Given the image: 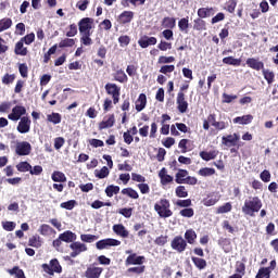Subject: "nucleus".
Instances as JSON below:
<instances>
[{"label": "nucleus", "instance_id": "f257e3e1", "mask_svg": "<svg viewBox=\"0 0 278 278\" xmlns=\"http://www.w3.org/2000/svg\"><path fill=\"white\" fill-rule=\"evenodd\" d=\"M94 25V20L91 17H83L78 22V30L80 34V45L84 47H90L92 45V26Z\"/></svg>", "mask_w": 278, "mask_h": 278}, {"label": "nucleus", "instance_id": "f03ea898", "mask_svg": "<svg viewBox=\"0 0 278 278\" xmlns=\"http://www.w3.org/2000/svg\"><path fill=\"white\" fill-rule=\"evenodd\" d=\"M262 205L263 204L260 197H250L244 201V204L242 206V212L247 216H255V213L262 210Z\"/></svg>", "mask_w": 278, "mask_h": 278}, {"label": "nucleus", "instance_id": "7ed1b4c3", "mask_svg": "<svg viewBox=\"0 0 278 278\" xmlns=\"http://www.w3.org/2000/svg\"><path fill=\"white\" fill-rule=\"evenodd\" d=\"M154 211L160 218H170L173 211L170 210V201L168 199H161L154 204Z\"/></svg>", "mask_w": 278, "mask_h": 278}, {"label": "nucleus", "instance_id": "20e7f679", "mask_svg": "<svg viewBox=\"0 0 278 278\" xmlns=\"http://www.w3.org/2000/svg\"><path fill=\"white\" fill-rule=\"evenodd\" d=\"M41 268L45 273H47V275H50L51 277H53V275H55V273L58 275H60L62 273V265H60V261H58V258H52L50 261V264H42Z\"/></svg>", "mask_w": 278, "mask_h": 278}, {"label": "nucleus", "instance_id": "39448f33", "mask_svg": "<svg viewBox=\"0 0 278 278\" xmlns=\"http://www.w3.org/2000/svg\"><path fill=\"white\" fill-rule=\"evenodd\" d=\"M106 94L112 97L114 105L118 104L121 101V87L114 83H108L104 86Z\"/></svg>", "mask_w": 278, "mask_h": 278}, {"label": "nucleus", "instance_id": "423d86ee", "mask_svg": "<svg viewBox=\"0 0 278 278\" xmlns=\"http://www.w3.org/2000/svg\"><path fill=\"white\" fill-rule=\"evenodd\" d=\"M170 247L174 251H177V253H184L186 249H188V242L185 240L181 236H176L172 242Z\"/></svg>", "mask_w": 278, "mask_h": 278}, {"label": "nucleus", "instance_id": "0eeeda50", "mask_svg": "<svg viewBox=\"0 0 278 278\" xmlns=\"http://www.w3.org/2000/svg\"><path fill=\"white\" fill-rule=\"evenodd\" d=\"M101 275H103V267L97 266V263L90 264L85 271L86 278H100Z\"/></svg>", "mask_w": 278, "mask_h": 278}, {"label": "nucleus", "instance_id": "6e6552de", "mask_svg": "<svg viewBox=\"0 0 278 278\" xmlns=\"http://www.w3.org/2000/svg\"><path fill=\"white\" fill-rule=\"evenodd\" d=\"M15 153L20 156L29 155L31 153V143L28 141L17 142L15 146Z\"/></svg>", "mask_w": 278, "mask_h": 278}, {"label": "nucleus", "instance_id": "1a4fd4ad", "mask_svg": "<svg viewBox=\"0 0 278 278\" xmlns=\"http://www.w3.org/2000/svg\"><path fill=\"white\" fill-rule=\"evenodd\" d=\"M31 129V119L27 116L21 117L16 130L18 134H29Z\"/></svg>", "mask_w": 278, "mask_h": 278}, {"label": "nucleus", "instance_id": "9d476101", "mask_svg": "<svg viewBox=\"0 0 278 278\" xmlns=\"http://www.w3.org/2000/svg\"><path fill=\"white\" fill-rule=\"evenodd\" d=\"M27 114V109L23 105H15L12 109V113L8 115L9 121H21L22 116Z\"/></svg>", "mask_w": 278, "mask_h": 278}, {"label": "nucleus", "instance_id": "9b49d317", "mask_svg": "<svg viewBox=\"0 0 278 278\" xmlns=\"http://www.w3.org/2000/svg\"><path fill=\"white\" fill-rule=\"evenodd\" d=\"M96 247L99 251H103L109 247H121V241L112 238L102 239L96 243Z\"/></svg>", "mask_w": 278, "mask_h": 278}, {"label": "nucleus", "instance_id": "f8f14e48", "mask_svg": "<svg viewBox=\"0 0 278 278\" xmlns=\"http://www.w3.org/2000/svg\"><path fill=\"white\" fill-rule=\"evenodd\" d=\"M70 249H72V251H73L70 254L71 257H77V255H79L80 253L88 251V247H86V244H84L79 241H74L73 243H71Z\"/></svg>", "mask_w": 278, "mask_h": 278}, {"label": "nucleus", "instance_id": "ddd939ff", "mask_svg": "<svg viewBox=\"0 0 278 278\" xmlns=\"http://www.w3.org/2000/svg\"><path fill=\"white\" fill-rule=\"evenodd\" d=\"M176 103L177 110L180 112V114H186L188 112V101H186V93L178 92Z\"/></svg>", "mask_w": 278, "mask_h": 278}, {"label": "nucleus", "instance_id": "4468645a", "mask_svg": "<svg viewBox=\"0 0 278 278\" xmlns=\"http://www.w3.org/2000/svg\"><path fill=\"white\" fill-rule=\"evenodd\" d=\"M159 178L161 186H168V184H173V181H175V178L168 174V169H166V167L160 169Z\"/></svg>", "mask_w": 278, "mask_h": 278}, {"label": "nucleus", "instance_id": "2eb2a0df", "mask_svg": "<svg viewBox=\"0 0 278 278\" xmlns=\"http://www.w3.org/2000/svg\"><path fill=\"white\" fill-rule=\"evenodd\" d=\"M141 264H144V256H138L136 253L128 255L125 261L126 266H141Z\"/></svg>", "mask_w": 278, "mask_h": 278}, {"label": "nucleus", "instance_id": "dca6fc26", "mask_svg": "<svg viewBox=\"0 0 278 278\" xmlns=\"http://www.w3.org/2000/svg\"><path fill=\"white\" fill-rule=\"evenodd\" d=\"M138 45L141 49H147L148 47L157 45V38L144 35L138 40Z\"/></svg>", "mask_w": 278, "mask_h": 278}, {"label": "nucleus", "instance_id": "f3484780", "mask_svg": "<svg viewBox=\"0 0 278 278\" xmlns=\"http://www.w3.org/2000/svg\"><path fill=\"white\" fill-rule=\"evenodd\" d=\"M239 141H240V135L238 134L228 135L222 138V142L223 144H225V147H236Z\"/></svg>", "mask_w": 278, "mask_h": 278}, {"label": "nucleus", "instance_id": "a211bd4d", "mask_svg": "<svg viewBox=\"0 0 278 278\" xmlns=\"http://www.w3.org/2000/svg\"><path fill=\"white\" fill-rule=\"evenodd\" d=\"M134 21V12L132 11H124L117 17V23L119 25H127Z\"/></svg>", "mask_w": 278, "mask_h": 278}, {"label": "nucleus", "instance_id": "6ab92c4d", "mask_svg": "<svg viewBox=\"0 0 278 278\" xmlns=\"http://www.w3.org/2000/svg\"><path fill=\"white\" fill-rule=\"evenodd\" d=\"M220 201V195L218 193H210L206 198L203 199L202 203L205 207H212Z\"/></svg>", "mask_w": 278, "mask_h": 278}, {"label": "nucleus", "instance_id": "aec40b11", "mask_svg": "<svg viewBox=\"0 0 278 278\" xmlns=\"http://www.w3.org/2000/svg\"><path fill=\"white\" fill-rule=\"evenodd\" d=\"M245 64L247 66H249V68H252L253 71H263L264 68V62L255 58L247 59Z\"/></svg>", "mask_w": 278, "mask_h": 278}, {"label": "nucleus", "instance_id": "412c9836", "mask_svg": "<svg viewBox=\"0 0 278 278\" xmlns=\"http://www.w3.org/2000/svg\"><path fill=\"white\" fill-rule=\"evenodd\" d=\"M236 274L229 276V278H242L247 275V265L244 263L238 261L236 263Z\"/></svg>", "mask_w": 278, "mask_h": 278}, {"label": "nucleus", "instance_id": "4be33fe9", "mask_svg": "<svg viewBox=\"0 0 278 278\" xmlns=\"http://www.w3.org/2000/svg\"><path fill=\"white\" fill-rule=\"evenodd\" d=\"M116 123V118L114 117V114L109 115L108 119H104L99 123V130L103 131V129H110L111 127H114V124Z\"/></svg>", "mask_w": 278, "mask_h": 278}, {"label": "nucleus", "instance_id": "5701e85b", "mask_svg": "<svg viewBox=\"0 0 278 278\" xmlns=\"http://www.w3.org/2000/svg\"><path fill=\"white\" fill-rule=\"evenodd\" d=\"M60 240H63V242L68 243H74L75 240H77V235H75V232L71 231V230H66L64 232H62L61 235H59Z\"/></svg>", "mask_w": 278, "mask_h": 278}, {"label": "nucleus", "instance_id": "b1692460", "mask_svg": "<svg viewBox=\"0 0 278 278\" xmlns=\"http://www.w3.org/2000/svg\"><path fill=\"white\" fill-rule=\"evenodd\" d=\"M147 108V94L140 93L135 102V110L142 112Z\"/></svg>", "mask_w": 278, "mask_h": 278}, {"label": "nucleus", "instance_id": "393cba45", "mask_svg": "<svg viewBox=\"0 0 278 278\" xmlns=\"http://www.w3.org/2000/svg\"><path fill=\"white\" fill-rule=\"evenodd\" d=\"M178 28L181 34H189L190 31V20L189 17H182L178 21Z\"/></svg>", "mask_w": 278, "mask_h": 278}, {"label": "nucleus", "instance_id": "a878e982", "mask_svg": "<svg viewBox=\"0 0 278 278\" xmlns=\"http://www.w3.org/2000/svg\"><path fill=\"white\" fill-rule=\"evenodd\" d=\"M113 231L116 236H121V238H129V231L123 224H115L113 226Z\"/></svg>", "mask_w": 278, "mask_h": 278}, {"label": "nucleus", "instance_id": "bb28decb", "mask_svg": "<svg viewBox=\"0 0 278 278\" xmlns=\"http://www.w3.org/2000/svg\"><path fill=\"white\" fill-rule=\"evenodd\" d=\"M161 25L165 29H175V27H177V18L170 17V16H166V17H164L162 20Z\"/></svg>", "mask_w": 278, "mask_h": 278}, {"label": "nucleus", "instance_id": "cd10ccee", "mask_svg": "<svg viewBox=\"0 0 278 278\" xmlns=\"http://www.w3.org/2000/svg\"><path fill=\"white\" fill-rule=\"evenodd\" d=\"M114 81H118L119 84H127L129 81V78L127 77V74H125V71L118 70L113 74Z\"/></svg>", "mask_w": 278, "mask_h": 278}, {"label": "nucleus", "instance_id": "c85d7f7f", "mask_svg": "<svg viewBox=\"0 0 278 278\" xmlns=\"http://www.w3.org/2000/svg\"><path fill=\"white\" fill-rule=\"evenodd\" d=\"M191 261L198 270H205L207 268V261L205 258L191 256Z\"/></svg>", "mask_w": 278, "mask_h": 278}, {"label": "nucleus", "instance_id": "c756f323", "mask_svg": "<svg viewBox=\"0 0 278 278\" xmlns=\"http://www.w3.org/2000/svg\"><path fill=\"white\" fill-rule=\"evenodd\" d=\"M28 247H33L34 249H40L42 247V238L40 235H34L28 239Z\"/></svg>", "mask_w": 278, "mask_h": 278}, {"label": "nucleus", "instance_id": "7c9ffc66", "mask_svg": "<svg viewBox=\"0 0 278 278\" xmlns=\"http://www.w3.org/2000/svg\"><path fill=\"white\" fill-rule=\"evenodd\" d=\"M233 123L239 125H250V123H253V115L248 114V115L235 117Z\"/></svg>", "mask_w": 278, "mask_h": 278}, {"label": "nucleus", "instance_id": "2f4dec72", "mask_svg": "<svg viewBox=\"0 0 278 278\" xmlns=\"http://www.w3.org/2000/svg\"><path fill=\"white\" fill-rule=\"evenodd\" d=\"M215 11L214 8H200L198 10L199 18H207L208 16H214Z\"/></svg>", "mask_w": 278, "mask_h": 278}, {"label": "nucleus", "instance_id": "473e14b6", "mask_svg": "<svg viewBox=\"0 0 278 278\" xmlns=\"http://www.w3.org/2000/svg\"><path fill=\"white\" fill-rule=\"evenodd\" d=\"M188 177V169H178V172L175 175V181L176 184H185L186 178Z\"/></svg>", "mask_w": 278, "mask_h": 278}, {"label": "nucleus", "instance_id": "72a5a7b5", "mask_svg": "<svg viewBox=\"0 0 278 278\" xmlns=\"http://www.w3.org/2000/svg\"><path fill=\"white\" fill-rule=\"evenodd\" d=\"M218 155V152L216 151H201L200 152V157L204 160V162H210L211 160H216Z\"/></svg>", "mask_w": 278, "mask_h": 278}, {"label": "nucleus", "instance_id": "f704fd0d", "mask_svg": "<svg viewBox=\"0 0 278 278\" xmlns=\"http://www.w3.org/2000/svg\"><path fill=\"white\" fill-rule=\"evenodd\" d=\"M47 122L52 123L53 125H60L62 123V115L60 113H51L47 115Z\"/></svg>", "mask_w": 278, "mask_h": 278}, {"label": "nucleus", "instance_id": "c9c22d12", "mask_svg": "<svg viewBox=\"0 0 278 278\" xmlns=\"http://www.w3.org/2000/svg\"><path fill=\"white\" fill-rule=\"evenodd\" d=\"M185 240L188 244H194V242H197V232L193 229L186 230Z\"/></svg>", "mask_w": 278, "mask_h": 278}, {"label": "nucleus", "instance_id": "e433bc0d", "mask_svg": "<svg viewBox=\"0 0 278 278\" xmlns=\"http://www.w3.org/2000/svg\"><path fill=\"white\" fill-rule=\"evenodd\" d=\"M223 64H227L228 66H240V64H242V60L233 56H226L223 59Z\"/></svg>", "mask_w": 278, "mask_h": 278}, {"label": "nucleus", "instance_id": "4c0bfd02", "mask_svg": "<svg viewBox=\"0 0 278 278\" xmlns=\"http://www.w3.org/2000/svg\"><path fill=\"white\" fill-rule=\"evenodd\" d=\"M144 270H147V266H144V265L137 266V267H129L126 270V275H128V277L130 275H142V273H144Z\"/></svg>", "mask_w": 278, "mask_h": 278}, {"label": "nucleus", "instance_id": "58836bf2", "mask_svg": "<svg viewBox=\"0 0 278 278\" xmlns=\"http://www.w3.org/2000/svg\"><path fill=\"white\" fill-rule=\"evenodd\" d=\"M122 194L129 197V199H140V194H138V191H136V189H134L131 187L124 188L122 190Z\"/></svg>", "mask_w": 278, "mask_h": 278}, {"label": "nucleus", "instance_id": "ea45409f", "mask_svg": "<svg viewBox=\"0 0 278 278\" xmlns=\"http://www.w3.org/2000/svg\"><path fill=\"white\" fill-rule=\"evenodd\" d=\"M14 53L15 55H27L28 51L27 48L24 47V42L21 40L16 42Z\"/></svg>", "mask_w": 278, "mask_h": 278}, {"label": "nucleus", "instance_id": "a19ab883", "mask_svg": "<svg viewBox=\"0 0 278 278\" xmlns=\"http://www.w3.org/2000/svg\"><path fill=\"white\" fill-rule=\"evenodd\" d=\"M198 175H200V177H212V175H216V169L212 167H202L199 169Z\"/></svg>", "mask_w": 278, "mask_h": 278}, {"label": "nucleus", "instance_id": "79ce46f5", "mask_svg": "<svg viewBox=\"0 0 278 278\" xmlns=\"http://www.w3.org/2000/svg\"><path fill=\"white\" fill-rule=\"evenodd\" d=\"M121 192V187L118 186H114V185H110L105 188V194L109 198L114 197V194H118Z\"/></svg>", "mask_w": 278, "mask_h": 278}, {"label": "nucleus", "instance_id": "37998d69", "mask_svg": "<svg viewBox=\"0 0 278 278\" xmlns=\"http://www.w3.org/2000/svg\"><path fill=\"white\" fill-rule=\"evenodd\" d=\"M18 173H29L31 170V164L27 161H22L16 165Z\"/></svg>", "mask_w": 278, "mask_h": 278}, {"label": "nucleus", "instance_id": "c03bdc74", "mask_svg": "<svg viewBox=\"0 0 278 278\" xmlns=\"http://www.w3.org/2000/svg\"><path fill=\"white\" fill-rule=\"evenodd\" d=\"M175 194L178 197V199H186L188 198V189H186V186H178L175 189Z\"/></svg>", "mask_w": 278, "mask_h": 278}, {"label": "nucleus", "instance_id": "a18cd8bd", "mask_svg": "<svg viewBox=\"0 0 278 278\" xmlns=\"http://www.w3.org/2000/svg\"><path fill=\"white\" fill-rule=\"evenodd\" d=\"M262 74L264 76V79L267 81V84H273L275 81V73L270 70L262 68Z\"/></svg>", "mask_w": 278, "mask_h": 278}, {"label": "nucleus", "instance_id": "49530a36", "mask_svg": "<svg viewBox=\"0 0 278 278\" xmlns=\"http://www.w3.org/2000/svg\"><path fill=\"white\" fill-rule=\"evenodd\" d=\"M94 175L98 179H105V177H109L110 175V169L108 166H103L100 170L96 169Z\"/></svg>", "mask_w": 278, "mask_h": 278}, {"label": "nucleus", "instance_id": "de8ad7c7", "mask_svg": "<svg viewBox=\"0 0 278 278\" xmlns=\"http://www.w3.org/2000/svg\"><path fill=\"white\" fill-rule=\"evenodd\" d=\"M52 181L64 184L66 181V175L62 172H53Z\"/></svg>", "mask_w": 278, "mask_h": 278}, {"label": "nucleus", "instance_id": "09e8293b", "mask_svg": "<svg viewBox=\"0 0 278 278\" xmlns=\"http://www.w3.org/2000/svg\"><path fill=\"white\" fill-rule=\"evenodd\" d=\"M10 27H12V18L4 17L0 20V33L10 29Z\"/></svg>", "mask_w": 278, "mask_h": 278}, {"label": "nucleus", "instance_id": "8fccbe9b", "mask_svg": "<svg viewBox=\"0 0 278 278\" xmlns=\"http://www.w3.org/2000/svg\"><path fill=\"white\" fill-rule=\"evenodd\" d=\"M9 275H15V278H26L25 271L20 269L18 266H14L12 269H8Z\"/></svg>", "mask_w": 278, "mask_h": 278}, {"label": "nucleus", "instance_id": "3c124183", "mask_svg": "<svg viewBox=\"0 0 278 278\" xmlns=\"http://www.w3.org/2000/svg\"><path fill=\"white\" fill-rule=\"evenodd\" d=\"M238 7V0H228L226 2L225 10L229 12V14H233L236 12V8Z\"/></svg>", "mask_w": 278, "mask_h": 278}, {"label": "nucleus", "instance_id": "603ef678", "mask_svg": "<svg viewBox=\"0 0 278 278\" xmlns=\"http://www.w3.org/2000/svg\"><path fill=\"white\" fill-rule=\"evenodd\" d=\"M270 268L261 267L255 276V278H270Z\"/></svg>", "mask_w": 278, "mask_h": 278}, {"label": "nucleus", "instance_id": "864d4df0", "mask_svg": "<svg viewBox=\"0 0 278 278\" xmlns=\"http://www.w3.org/2000/svg\"><path fill=\"white\" fill-rule=\"evenodd\" d=\"M231 210H232V206H231L230 202H227L217 207L216 214H227V213L231 212Z\"/></svg>", "mask_w": 278, "mask_h": 278}, {"label": "nucleus", "instance_id": "5fc2aeb1", "mask_svg": "<svg viewBox=\"0 0 278 278\" xmlns=\"http://www.w3.org/2000/svg\"><path fill=\"white\" fill-rule=\"evenodd\" d=\"M66 47H75V39L65 38L59 42V49H66Z\"/></svg>", "mask_w": 278, "mask_h": 278}, {"label": "nucleus", "instance_id": "6e6d98bb", "mask_svg": "<svg viewBox=\"0 0 278 278\" xmlns=\"http://www.w3.org/2000/svg\"><path fill=\"white\" fill-rule=\"evenodd\" d=\"M40 236H50V233H53V229L51 226L47 224H42L38 229Z\"/></svg>", "mask_w": 278, "mask_h": 278}, {"label": "nucleus", "instance_id": "4d7b16f0", "mask_svg": "<svg viewBox=\"0 0 278 278\" xmlns=\"http://www.w3.org/2000/svg\"><path fill=\"white\" fill-rule=\"evenodd\" d=\"M193 29H195L197 31H203L204 29H206L205 21H203L202 18L194 20Z\"/></svg>", "mask_w": 278, "mask_h": 278}, {"label": "nucleus", "instance_id": "13d9d810", "mask_svg": "<svg viewBox=\"0 0 278 278\" xmlns=\"http://www.w3.org/2000/svg\"><path fill=\"white\" fill-rule=\"evenodd\" d=\"M180 216H182V218H192V216H194V208L192 207H187V208H182L179 212Z\"/></svg>", "mask_w": 278, "mask_h": 278}, {"label": "nucleus", "instance_id": "bf43d9fd", "mask_svg": "<svg viewBox=\"0 0 278 278\" xmlns=\"http://www.w3.org/2000/svg\"><path fill=\"white\" fill-rule=\"evenodd\" d=\"M14 79H16L15 74H4L2 77V84H4V86H10V84H14Z\"/></svg>", "mask_w": 278, "mask_h": 278}, {"label": "nucleus", "instance_id": "052dcab7", "mask_svg": "<svg viewBox=\"0 0 278 278\" xmlns=\"http://www.w3.org/2000/svg\"><path fill=\"white\" fill-rule=\"evenodd\" d=\"M118 214L124 216V218H131V215L134 214V208L131 207L119 208Z\"/></svg>", "mask_w": 278, "mask_h": 278}, {"label": "nucleus", "instance_id": "680f3d73", "mask_svg": "<svg viewBox=\"0 0 278 278\" xmlns=\"http://www.w3.org/2000/svg\"><path fill=\"white\" fill-rule=\"evenodd\" d=\"M192 142L190 139H181L178 147L181 149V153H188V146Z\"/></svg>", "mask_w": 278, "mask_h": 278}, {"label": "nucleus", "instance_id": "e2e57ef3", "mask_svg": "<svg viewBox=\"0 0 278 278\" xmlns=\"http://www.w3.org/2000/svg\"><path fill=\"white\" fill-rule=\"evenodd\" d=\"M75 205H77V201L75 200H70L67 202H62L60 204V207H62L63 210H74Z\"/></svg>", "mask_w": 278, "mask_h": 278}, {"label": "nucleus", "instance_id": "0e129e2a", "mask_svg": "<svg viewBox=\"0 0 278 278\" xmlns=\"http://www.w3.org/2000/svg\"><path fill=\"white\" fill-rule=\"evenodd\" d=\"M18 71H20L21 77H24V78L28 77L29 68L27 67L26 63H21L18 65Z\"/></svg>", "mask_w": 278, "mask_h": 278}, {"label": "nucleus", "instance_id": "69168bd1", "mask_svg": "<svg viewBox=\"0 0 278 278\" xmlns=\"http://www.w3.org/2000/svg\"><path fill=\"white\" fill-rule=\"evenodd\" d=\"M176 205L177 207H185L186 210L192 205V200L191 199L177 200Z\"/></svg>", "mask_w": 278, "mask_h": 278}, {"label": "nucleus", "instance_id": "338daca9", "mask_svg": "<svg viewBox=\"0 0 278 278\" xmlns=\"http://www.w3.org/2000/svg\"><path fill=\"white\" fill-rule=\"evenodd\" d=\"M22 42H24L25 45H31V42H34V40H36V35L34 33H30L26 36H24L23 38L20 39Z\"/></svg>", "mask_w": 278, "mask_h": 278}, {"label": "nucleus", "instance_id": "774afa93", "mask_svg": "<svg viewBox=\"0 0 278 278\" xmlns=\"http://www.w3.org/2000/svg\"><path fill=\"white\" fill-rule=\"evenodd\" d=\"M80 240L83 242L92 243V242H94V240H99V237H97L94 235H81Z\"/></svg>", "mask_w": 278, "mask_h": 278}]
</instances>
